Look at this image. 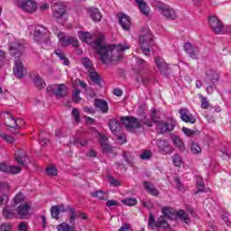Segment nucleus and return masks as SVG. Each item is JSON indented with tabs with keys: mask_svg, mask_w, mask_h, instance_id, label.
<instances>
[{
	"mask_svg": "<svg viewBox=\"0 0 231 231\" xmlns=\"http://www.w3.org/2000/svg\"><path fill=\"white\" fill-rule=\"evenodd\" d=\"M94 48L103 64H113V62H116V60H120V56L115 55V53H122L125 51V50H129L131 46L127 43L106 45L104 44V34H99L95 42Z\"/></svg>",
	"mask_w": 231,
	"mask_h": 231,
	"instance_id": "f257e3e1",
	"label": "nucleus"
},
{
	"mask_svg": "<svg viewBox=\"0 0 231 231\" xmlns=\"http://www.w3.org/2000/svg\"><path fill=\"white\" fill-rule=\"evenodd\" d=\"M121 122L125 129L130 131V133H134L136 129H142L143 125H146L147 127H152V119H149L146 116H144L143 119H138L133 116H124L121 118Z\"/></svg>",
	"mask_w": 231,
	"mask_h": 231,
	"instance_id": "f03ea898",
	"label": "nucleus"
},
{
	"mask_svg": "<svg viewBox=\"0 0 231 231\" xmlns=\"http://www.w3.org/2000/svg\"><path fill=\"white\" fill-rule=\"evenodd\" d=\"M52 32L54 35H57L61 46H73L74 48H79V40H77V38L68 37L64 32L59 31L57 28H53Z\"/></svg>",
	"mask_w": 231,
	"mask_h": 231,
	"instance_id": "7ed1b4c3",
	"label": "nucleus"
},
{
	"mask_svg": "<svg viewBox=\"0 0 231 231\" xmlns=\"http://www.w3.org/2000/svg\"><path fill=\"white\" fill-rule=\"evenodd\" d=\"M139 42L143 53L149 55L151 53V42H152V33H151V31L147 30L145 34L141 35Z\"/></svg>",
	"mask_w": 231,
	"mask_h": 231,
	"instance_id": "20e7f679",
	"label": "nucleus"
},
{
	"mask_svg": "<svg viewBox=\"0 0 231 231\" xmlns=\"http://www.w3.org/2000/svg\"><path fill=\"white\" fill-rule=\"evenodd\" d=\"M208 23L214 33L217 35L225 34V25H223V22H221L217 16H210Z\"/></svg>",
	"mask_w": 231,
	"mask_h": 231,
	"instance_id": "39448f33",
	"label": "nucleus"
},
{
	"mask_svg": "<svg viewBox=\"0 0 231 231\" xmlns=\"http://www.w3.org/2000/svg\"><path fill=\"white\" fill-rule=\"evenodd\" d=\"M148 226L152 230H154L155 228H169V223L167 220H165L164 217H161L158 218V221L154 219V216H152V213H150L149 221H148Z\"/></svg>",
	"mask_w": 231,
	"mask_h": 231,
	"instance_id": "423d86ee",
	"label": "nucleus"
},
{
	"mask_svg": "<svg viewBox=\"0 0 231 231\" xmlns=\"http://www.w3.org/2000/svg\"><path fill=\"white\" fill-rule=\"evenodd\" d=\"M221 75L219 72L214 69H208L205 71L204 82L206 84H216L219 82Z\"/></svg>",
	"mask_w": 231,
	"mask_h": 231,
	"instance_id": "0eeeda50",
	"label": "nucleus"
},
{
	"mask_svg": "<svg viewBox=\"0 0 231 231\" xmlns=\"http://www.w3.org/2000/svg\"><path fill=\"white\" fill-rule=\"evenodd\" d=\"M7 127L11 128L13 134H19V129L24 125V120L14 119L12 116H8Z\"/></svg>",
	"mask_w": 231,
	"mask_h": 231,
	"instance_id": "6e6552de",
	"label": "nucleus"
},
{
	"mask_svg": "<svg viewBox=\"0 0 231 231\" xmlns=\"http://www.w3.org/2000/svg\"><path fill=\"white\" fill-rule=\"evenodd\" d=\"M158 8H159L160 14L163 15V17H165L166 19L174 20L178 18V14H176V11L171 8V6L165 4H162L161 5H159Z\"/></svg>",
	"mask_w": 231,
	"mask_h": 231,
	"instance_id": "1a4fd4ad",
	"label": "nucleus"
},
{
	"mask_svg": "<svg viewBox=\"0 0 231 231\" xmlns=\"http://www.w3.org/2000/svg\"><path fill=\"white\" fill-rule=\"evenodd\" d=\"M26 68L21 60H15L14 67V75L16 79H24L26 77Z\"/></svg>",
	"mask_w": 231,
	"mask_h": 231,
	"instance_id": "9d476101",
	"label": "nucleus"
},
{
	"mask_svg": "<svg viewBox=\"0 0 231 231\" xmlns=\"http://www.w3.org/2000/svg\"><path fill=\"white\" fill-rule=\"evenodd\" d=\"M66 15V5L61 2L52 5V16L54 19H62Z\"/></svg>",
	"mask_w": 231,
	"mask_h": 231,
	"instance_id": "9b49d317",
	"label": "nucleus"
},
{
	"mask_svg": "<svg viewBox=\"0 0 231 231\" xmlns=\"http://www.w3.org/2000/svg\"><path fill=\"white\" fill-rule=\"evenodd\" d=\"M179 115H180V120L186 124H196V116L190 113L188 108L182 107L179 110Z\"/></svg>",
	"mask_w": 231,
	"mask_h": 231,
	"instance_id": "f8f14e48",
	"label": "nucleus"
},
{
	"mask_svg": "<svg viewBox=\"0 0 231 231\" xmlns=\"http://www.w3.org/2000/svg\"><path fill=\"white\" fill-rule=\"evenodd\" d=\"M19 6L22 10H23V12L33 14V12L37 10V2L33 0H23Z\"/></svg>",
	"mask_w": 231,
	"mask_h": 231,
	"instance_id": "ddd939ff",
	"label": "nucleus"
},
{
	"mask_svg": "<svg viewBox=\"0 0 231 231\" xmlns=\"http://www.w3.org/2000/svg\"><path fill=\"white\" fill-rule=\"evenodd\" d=\"M9 51L13 57L23 55V52L24 51V45L19 42H11Z\"/></svg>",
	"mask_w": 231,
	"mask_h": 231,
	"instance_id": "4468645a",
	"label": "nucleus"
},
{
	"mask_svg": "<svg viewBox=\"0 0 231 231\" xmlns=\"http://www.w3.org/2000/svg\"><path fill=\"white\" fill-rule=\"evenodd\" d=\"M154 61H155V65L158 68L160 73H162V75L167 76V73H169L170 67H169V64H167L165 62V60H163L160 56H157L154 59Z\"/></svg>",
	"mask_w": 231,
	"mask_h": 231,
	"instance_id": "2eb2a0df",
	"label": "nucleus"
},
{
	"mask_svg": "<svg viewBox=\"0 0 231 231\" xmlns=\"http://www.w3.org/2000/svg\"><path fill=\"white\" fill-rule=\"evenodd\" d=\"M157 147L161 154H171L172 152V146L166 140H158Z\"/></svg>",
	"mask_w": 231,
	"mask_h": 231,
	"instance_id": "dca6fc26",
	"label": "nucleus"
},
{
	"mask_svg": "<svg viewBox=\"0 0 231 231\" xmlns=\"http://www.w3.org/2000/svg\"><path fill=\"white\" fill-rule=\"evenodd\" d=\"M118 19L119 24L123 30L129 32V30H131V18L127 14L121 13L118 14Z\"/></svg>",
	"mask_w": 231,
	"mask_h": 231,
	"instance_id": "f3484780",
	"label": "nucleus"
},
{
	"mask_svg": "<svg viewBox=\"0 0 231 231\" xmlns=\"http://www.w3.org/2000/svg\"><path fill=\"white\" fill-rule=\"evenodd\" d=\"M48 93H52L56 97H64V85H51L47 88Z\"/></svg>",
	"mask_w": 231,
	"mask_h": 231,
	"instance_id": "a211bd4d",
	"label": "nucleus"
},
{
	"mask_svg": "<svg viewBox=\"0 0 231 231\" xmlns=\"http://www.w3.org/2000/svg\"><path fill=\"white\" fill-rule=\"evenodd\" d=\"M174 124L171 123H160L157 126V133L159 134H164V133H169L174 130Z\"/></svg>",
	"mask_w": 231,
	"mask_h": 231,
	"instance_id": "6ab92c4d",
	"label": "nucleus"
},
{
	"mask_svg": "<svg viewBox=\"0 0 231 231\" xmlns=\"http://www.w3.org/2000/svg\"><path fill=\"white\" fill-rule=\"evenodd\" d=\"M44 33H46V28L41 25L36 26L34 29V41L39 44H42V41L44 37Z\"/></svg>",
	"mask_w": 231,
	"mask_h": 231,
	"instance_id": "aec40b11",
	"label": "nucleus"
},
{
	"mask_svg": "<svg viewBox=\"0 0 231 231\" xmlns=\"http://www.w3.org/2000/svg\"><path fill=\"white\" fill-rule=\"evenodd\" d=\"M94 106L103 114H106L107 113V111H109V106L107 105V101L104 99H96L94 101Z\"/></svg>",
	"mask_w": 231,
	"mask_h": 231,
	"instance_id": "412c9836",
	"label": "nucleus"
},
{
	"mask_svg": "<svg viewBox=\"0 0 231 231\" xmlns=\"http://www.w3.org/2000/svg\"><path fill=\"white\" fill-rule=\"evenodd\" d=\"M108 127L114 134H117L122 131V125L116 119H110L108 122Z\"/></svg>",
	"mask_w": 231,
	"mask_h": 231,
	"instance_id": "4be33fe9",
	"label": "nucleus"
},
{
	"mask_svg": "<svg viewBox=\"0 0 231 231\" xmlns=\"http://www.w3.org/2000/svg\"><path fill=\"white\" fill-rule=\"evenodd\" d=\"M88 14L91 19L95 21V23H100V21H102V13H100L98 8L90 7L88 9Z\"/></svg>",
	"mask_w": 231,
	"mask_h": 231,
	"instance_id": "5701e85b",
	"label": "nucleus"
},
{
	"mask_svg": "<svg viewBox=\"0 0 231 231\" xmlns=\"http://www.w3.org/2000/svg\"><path fill=\"white\" fill-rule=\"evenodd\" d=\"M135 3L138 5L139 10H140L141 14H143V15H149V14L151 12V8L149 7V5H147V3H145V1L135 0Z\"/></svg>",
	"mask_w": 231,
	"mask_h": 231,
	"instance_id": "b1692460",
	"label": "nucleus"
},
{
	"mask_svg": "<svg viewBox=\"0 0 231 231\" xmlns=\"http://www.w3.org/2000/svg\"><path fill=\"white\" fill-rule=\"evenodd\" d=\"M30 212V206L28 204H22L18 207V216L20 219H26Z\"/></svg>",
	"mask_w": 231,
	"mask_h": 231,
	"instance_id": "393cba45",
	"label": "nucleus"
},
{
	"mask_svg": "<svg viewBox=\"0 0 231 231\" xmlns=\"http://www.w3.org/2000/svg\"><path fill=\"white\" fill-rule=\"evenodd\" d=\"M176 219H180V221H183L186 225L190 223V217L183 209H180L176 212Z\"/></svg>",
	"mask_w": 231,
	"mask_h": 231,
	"instance_id": "a878e982",
	"label": "nucleus"
},
{
	"mask_svg": "<svg viewBox=\"0 0 231 231\" xmlns=\"http://www.w3.org/2000/svg\"><path fill=\"white\" fill-rule=\"evenodd\" d=\"M172 143L180 152H185V143L178 136L171 137Z\"/></svg>",
	"mask_w": 231,
	"mask_h": 231,
	"instance_id": "bb28decb",
	"label": "nucleus"
},
{
	"mask_svg": "<svg viewBox=\"0 0 231 231\" xmlns=\"http://www.w3.org/2000/svg\"><path fill=\"white\" fill-rule=\"evenodd\" d=\"M14 160L17 162L18 165L24 166L26 162V153H24L23 151L14 152Z\"/></svg>",
	"mask_w": 231,
	"mask_h": 231,
	"instance_id": "cd10ccee",
	"label": "nucleus"
},
{
	"mask_svg": "<svg viewBox=\"0 0 231 231\" xmlns=\"http://www.w3.org/2000/svg\"><path fill=\"white\" fill-rule=\"evenodd\" d=\"M176 212L177 211L174 210V208H172L171 207L162 208V214H163V216L168 217V219H176Z\"/></svg>",
	"mask_w": 231,
	"mask_h": 231,
	"instance_id": "c85d7f7f",
	"label": "nucleus"
},
{
	"mask_svg": "<svg viewBox=\"0 0 231 231\" xmlns=\"http://www.w3.org/2000/svg\"><path fill=\"white\" fill-rule=\"evenodd\" d=\"M92 198H97L98 199H101L102 201H107L109 199V195L106 191L97 190L91 192Z\"/></svg>",
	"mask_w": 231,
	"mask_h": 231,
	"instance_id": "c756f323",
	"label": "nucleus"
},
{
	"mask_svg": "<svg viewBox=\"0 0 231 231\" xmlns=\"http://www.w3.org/2000/svg\"><path fill=\"white\" fill-rule=\"evenodd\" d=\"M143 187L145 190H147V192H149V194H151L152 196H158L160 194V191H158V189L154 188V186L151 184V182H143Z\"/></svg>",
	"mask_w": 231,
	"mask_h": 231,
	"instance_id": "7c9ffc66",
	"label": "nucleus"
},
{
	"mask_svg": "<svg viewBox=\"0 0 231 231\" xmlns=\"http://www.w3.org/2000/svg\"><path fill=\"white\" fill-rule=\"evenodd\" d=\"M54 53L57 55V57H59L60 60L63 61L64 66H69V60L66 58V54H64L60 49H56Z\"/></svg>",
	"mask_w": 231,
	"mask_h": 231,
	"instance_id": "2f4dec72",
	"label": "nucleus"
},
{
	"mask_svg": "<svg viewBox=\"0 0 231 231\" xmlns=\"http://www.w3.org/2000/svg\"><path fill=\"white\" fill-rule=\"evenodd\" d=\"M78 37L80 39V41H83V42H87V44H90L91 42V33L89 32H79Z\"/></svg>",
	"mask_w": 231,
	"mask_h": 231,
	"instance_id": "473e14b6",
	"label": "nucleus"
},
{
	"mask_svg": "<svg viewBox=\"0 0 231 231\" xmlns=\"http://www.w3.org/2000/svg\"><path fill=\"white\" fill-rule=\"evenodd\" d=\"M3 215L7 219H12V218L15 217V209H13L10 207H6L3 210Z\"/></svg>",
	"mask_w": 231,
	"mask_h": 231,
	"instance_id": "72a5a7b5",
	"label": "nucleus"
},
{
	"mask_svg": "<svg viewBox=\"0 0 231 231\" xmlns=\"http://www.w3.org/2000/svg\"><path fill=\"white\" fill-rule=\"evenodd\" d=\"M58 231H75V226H69V224L63 222L57 226Z\"/></svg>",
	"mask_w": 231,
	"mask_h": 231,
	"instance_id": "f704fd0d",
	"label": "nucleus"
},
{
	"mask_svg": "<svg viewBox=\"0 0 231 231\" xmlns=\"http://www.w3.org/2000/svg\"><path fill=\"white\" fill-rule=\"evenodd\" d=\"M172 163L175 165V167H181L183 164V158L179 153H175L172 157Z\"/></svg>",
	"mask_w": 231,
	"mask_h": 231,
	"instance_id": "c9c22d12",
	"label": "nucleus"
},
{
	"mask_svg": "<svg viewBox=\"0 0 231 231\" xmlns=\"http://www.w3.org/2000/svg\"><path fill=\"white\" fill-rule=\"evenodd\" d=\"M33 83L39 88V89H43V88H46V83L41 77H39V75L34 77Z\"/></svg>",
	"mask_w": 231,
	"mask_h": 231,
	"instance_id": "e433bc0d",
	"label": "nucleus"
},
{
	"mask_svg": "<svg viewBox=\"0 0 231 231\" xmlns=\"http://www.w3.org/2000/svg\"><path fill=\"white\" fill-rule=\"evenodd\" d=\"M199 97L201 102V104H200L201 109H208V107H210V102H208V98H207L203 95H199Z\"/></svg>",
	"mask_w": 231,
	"mask_h": 231,
	"instance_id": "4c0bfd02",
	"label": "nucleus"
},
{
	"mask_svg": "<svg viewBox=\"0 0 231 231\" xmlns=\"http://www.w3.org/2000/svg\"><path fill=\"white\" fill-rule=\"evenodd\" d=\"M89 79L94 82V84H97V86H100V76L98 73L95 71H89Z\"/></svg>",
	"mask_w": 231,
	"mask_h": 231,
	"instance_id": "58836bf2",
	"label": "nucleus"
},
{
	"mask_svg": "<svg viewBox=\"0 0 231 231\" xmlns=\"http://www.w3.org/2000/svg\"><path fill=\"white\" fill-rule=\"evenodd\" d=\"M122 203L124 205H126L127 207H134L138 203V200L134 198H128V199H123Z\"/></svg>",
	"mask_w": 231,
	"mask_h": 231,
	"instance_id": "ea45409f",
	"label": "nucleus"
},
{
	"mask_svg": "<svg viewBox=\"0 0 231 231\" xmlns=\"http://www.w3.org/2000/svg\"><path fill=\"white\" fill-rule=\"evenodd\" d=\"M190 151L193 154H199L201 153V146L196 143H191Z\"/></svg>",
	"mask_w": 231,
	"mask_h": 231,
	"instance_id": "a19ab883",
	"label": "nucleus"
},
{
	"mask_svg": "<svg viewBox=\"0 0 231 231\" xmlns=\"http://www.w3.org/2000/svg\"><path fill=\"white\" fill-rule=\"evenodd\" d=\"M58 172H59V171L53 165H51V166L47 167V169H46V174L48 176H57Z\"/></svg>",
	"mask_w": 231,
	"mask_h": 231,
	"instance_id": "79ce46f5",
	"label": "nucleus"
},
{
	"mask_svg": "<svg viewBox=\"0 0 231 231\" xmlns=\"http://www.w3.org/2000/svg\"><path fill=\"white\" fill-rule=\"evenodd\" d=\"M152 157V152H151V150H144L140 154L141 160H151Z\"/></svg>",
	"mask_w": 231,
	"mask_h": 231,
	"instance_id": "37998d69",
	"label": "nucleus"
},
{
	"mask_svg": "<svg viewBox=\"0 0 231 231\" xmlns=\"http://www.w3.org/2000/svg\"><path fill=\"white\" fill-rule=\"evenodd\" d=\"M75 219H77V212L75 211V209L70 208V217L69 218V222L71 226H75Z\"/></svg>",
	"mask_w": 231,
	"mask_h": 231,
	"instance_id": "c03bdc74",
	"label": "nucleus"
},
{
	"mask_svg": "<svg viewBox=\"0 0 231 231\" xmlns=\"http://www.w3.org/2000/svg\"><path fill=\"white\" fill-rule=\"evenodd\" d=\"M21 171H23V169L21 167L11 165V166H9L8 174H19V172H21Z\"/></svg>",
	"mask_w": 231,
	"mask_h": 231,
	"instance_id": "a18cd8bd",
	"label": "nucleus"
},
{
	"mask_svg": "<svg viewBox=\"0 0 231 231\" xmlns=\"http://www.w3.org/2000/svg\"><path fill=\"white\" fill-rule=\"evenodd\" d=\"M51 214L54 219H59V214H60V211H59V208H57V206H52L51 208Z\"/></svg>",
	"mask_w": 231,
	"mask_h": 231,
	"instance_id": "49530a36",
	"label": "nucleus"
},
{
	"mask_svg": "<svg viewBox=\"0 0 231 231\" xmlns=\"http://www.w3.org/2000/svg\"><path fill=\"white\" fill-rule=\"evenodd\" d=\"M72 100H74V102L79 103L80 102V90L78 88H75L73 94H72Z\"/></svg>",
	"mask_w": 231,
	"mask_h": 231,
	"instance_id": "de8ad7c7",
	"label": "nucleus"
},
{
	"mask_svg": "<svg viewBox=\"0 0 231 231\" xmlns=\"http://www.w3.org/2000/svg\"><path fill=\"white\" fill-rule=\"evenodd\" d=\"M189 57L194 60L199 59V49L195 47L189 53Z\"/></svg>",
	"mask_w": 231,
	"mask_h": 231,
	"instance_id": "09e8293b",
	"label": "nucleus"
},
{
	"mask_svg": "<svg viewBox=\"0 0 231 231\" xmlns=\"http://www.w3.org/2000/svg\"><path fill=\"white\" fill-rule=\"evenodd\" d=\"M0 137L2 138V140H4L5 142H7V143H13L14 142V136L12 135H8V134H0Z\"/></svg>",
	"mask_w": 231,
	"mask_h": 231,
	"instance_id": "8fccbe9b",
	"label": "nucleus"
},
{
	"mask_svg": "<svg viewBox=\"0 0 231 231\" xmlns=\"http://www.w3.org/2000/svg\"><path fill=\"white\" fill-rule=\"evenodd\" d=\"M82 64L86 67V69H87L88 71H91V68H92L93 64L91 63V60H89V59L84 58V59L82 60Z\"/></svg>",
	"mask_w": 231,
	"mask_h": 231,
	"instance_id": "3c124183",
	"label": "nucleus"
},
{
	"mask_svg": "<svg viewBox=\"0 0 231 231\" xmlns=\"http://www.w3.org/2000/svg\"><path fill=\"white\" fill-rule=\"evenodd\" d=\"M71 115L77 123L80 122V112H79V109L73 108Z\"/></svg>",
	"mask_w": 231,
	"mask_h": 231,
	"instance_id": "603ef678",
	"label": "nucleus"
},
{
	"mask_svg": "<svg viewBox=\"0 0 231 231\" xmlns=\"http://www.w3.org/2000/svg\"><path fill=\"white\" fill-rule=\"evenodd\" d=\"M24 201V195L23 193H19L14 198V205H19V203H23Z\"/></svg>",
	"mask_w": 231,
	"mask_h": 231,
	"instance_id": "864d4df0",
	"label": "nucleus"
},
{
	"mask_svg": "<svg viewBox=\"0 0 231 231\" xmlns=\"http://www.w3.org/2000/svg\"><path fill=\"white\" fill-rule=\"evenodd\" d=\"M182 132L184 133V134H186V136H194V134H196V131L189 129L187 127H183Z\"/></svg>",
	"mask_w": 231,
	"mask_h": 231,
	"instance_id": "5fc2aeb1",
	"label": "nucleus"
},
{
	"mask_svg": "<svg viewBox=\"0 0 231 231\" xmlns=\"http://www.w3.org/2000/svg\"><path fill=\"white\" fill-rule=\"evenodd\" d=\"M196 47H194L191 43H185L184 44V51H186V53H190Z\"/></svg>",
	"mask_w": 231,
	"mask_h": 231,
	"instance_id": "6e6d98bb",
	"label": "nucleus"
},
{
	"mask_svg": "<svg viewBox=\"0 0 231 231\" xmlns=\"http://www.w3.org/2000/svg\"><path fill=\"white\" fill-rule=\"evenodd\" d=\"M0 231H12V224H2L0 226Z\"/></svg>",
	"mask_w": 231,
	"mask_h": 231,
	"instance_id": "4d7b16f0",
	"label": "nucleus"
},
{
	"mask_svg": "<svg viewBox=\"0 0 231 231\" xmlns=\"http://www.w3.org/2000/svg\"><path fill=\"white\" fill-rule=\"evenodd\" d=\"M176 187L179 190H185V186H183V183H181V180H180V178L175 179Z\"/></svg>",
	"mask_w": 231,
	"mask_h": 231,
	"instance_id": "13d9d810",
	"label": "nucleus"
},
{
	"mask_svg": "<svg viewBox=\"0 0 231 231\" xmlns=\"http://www.w3.org/2000/svg\"><path fill=\"white\" fill-rule=\"evenodd\" d=\"M101 147L105 152H111V145L107 142H102Z\"/></svg>",
	"mask_w": 231,
	"mask_h": 231,
	"instance_id": "bf43d9fd",
	"label": "nucleus"
},
{
	"mask_svg": "<svg viewBox=\"0 0 231 231\" xmlns=\"http://www.w3.org/2000/svg\"><path fill=\"white\" fill-rule=\"evenodd\" d=\"M75 143H76V145H80L81 147H86V145H88V140H86V139H76Z\"/></svg>",
	"mask_w": 231,
	"mask_h": 231,
	"instance_id": "052dcab7",
	"label": "nucleus"
},
{
	"mask_svg": "<svg viewBox=\"0 0 231 231\" xmlns=\"http://www.w3.org/2000/svg\"><path fill=\"white\" fill-rule=\"evenodd\" d=\"M0 189L3 192H8L10 190V185L7 182H1Z\"/></svg>",
	"mask_w": 231,
	"mask_h": 231,
	"instance_id": "680f3d73",
	"label": "nucleus"
},
{
	"mask_svg": "<svg viewBox=\"0 0 231 231\" xmlns=\"http://www.w3.org/2000/svg\"><path fill=\"white\" fill-rule=\"evenodd\" d=\"M108 181H109L110 185H113V187H119V185H120V180H118L113 177H110L108 179Z\"/></svg>",
	"mask_w": 231,
	"mask_h": 231,
	"instance_id": "e2e57ef3",
	"label": "nucleus"
},
{
	"mask_svg": "<svg viewBox=\"0 0 231 231\" xmlns=\"http://www.w3.org/2000/svg\"><path fill=\"white\" fill-rule=\"evenodd\" d=\"M19 231H28V224L26 222H21L18 225Z\"/></svg>",
	"mask_w": 231,
	"mask_h": 231,
	"instance_id": "0e129e2a",
	"label": "nucleus"
},
{
	"mask_svg": "<svg viewBox=\"0 0 231 231\" xmlns=\"http://www.w3.org/2000/svg\"><path fill=\"white\" fill-rule=\"evenodd\" d=\"M44 136H46L45 133L40 134V143L42 145H46V143H48V139L44 138Z\"/></svg>",
	"mask_w": 231,
	"mask_h": 231,
	"instance_id": "69168bd1",
	"label": "nucleus"
},
{
	"mask_svg": "<svg viewBox=\"0 0 231 231\" xmlns=\"http://www.w3.org/2000/svg\"><path fill=\"white\" fill-rule=\"evenodd\" d=\"M98 152H97V151L93 150V149H90L88 151V152H87V156L88 158H97Z\"/></svg>",
	"mask_w": 231,
	"mask_h": 231,
	"instance_id": "338daca9",
	"label": "nucleus"
},
{
	"mask_svg": "<svg viewBox=\"0 0 231 231\" xmlns=\"http://www.w3.org/2000/svg\"><path fill=\"white\" fill-rule=\"evenodd\" d=\"M131 230V225L130 224H123L122 226L119 228L118 231H128Z\"/></svg>",
	"mask_w": 231,
	"mask_h": 231,
	"instance_id": "774afa93",
	"label": "nucleus"
}]
</instances>
